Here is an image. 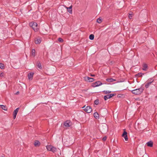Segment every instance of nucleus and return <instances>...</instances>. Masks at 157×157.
Here are the masks:
<instances>
[{
	"label": "nucleus",
	"instance_id": "obj_28",
	"mask_svg": "<svg viewBox=\"0 0 157 157\" xmlns=\"http://www.w3.org/2000/svg\"><path fill=\"white\" fill-rule=\"evenodd\" d=\"M103 92L105 93V94H109L111 92V91L108 90V91H104Z\"/></svg>",
	"mask_w": 157,
	"mask_h": 157
},
{
	"label": "nucleus",
	"instance_id": "obj_10",
	"mask_svg": "<svg viewBox=\"0 0 157 157\" xmlns=\"http://www.w3.org/2000/svg\"><path fill=\"white\" fill-rule=\"evenodd\" d=\"M122 136L124 137L125 141H128L127 133L126 132L124 131Z\"/></svg>",
	"mask_w": 157,
	"mask_h": 157
},
{
	"label": "nucleus",
	"instance_id": "obj_2",
	"mask_svg": "<svg viewBox=\"0 0 157 157\" xmlns=\"http://www.w3.org/2000/svg\"><path fill=\"white\" fill-rule=\"evenodd\" d=\"M143 87H140L139 89H137L133 90L132 91V94L136 95H139L141 94L144 90Z\"/></svg>",
	"mask_w": 157,
	"mask_h": 157
},
{
	"label": "nucleus",
	"instance_id": "obj_31",
	"mask_svg": "<svg viewBox=\"0 0 157 157\" xmlns=\"http://www.w3.org/2000/svg\"><path fill=\"white\" fill-rule=\"evenodd\" d=\"M4 75V74L3 73H1L0 74V76L1 77H3Z\"/></svg>",
	"mask_w": 157,
	"mask_h": 157
},
{
	"label": "nucleus",
	"instance_id": "obj_24",
	"mask_svg": "<svg viewBox=\"0 0 157 157\" xmlns=\"http://www.w3.org/2000/svg\"><path fill=\"white\" fill-rule=\"evenodd\" d=\"M144 74L142 73H139L136 75L137 77H139L142 76Z\"/></svg>",
	"mask_w": 157,
	"mask_h": 157
},
{
	"label": "nucleus",
	"instance_id": "obj_4",
	"mask_svg": "<svg viewBox=\"0 0 157 157\" xmlns=\"http://www.w3.org/2000/svg\"><path fill=\"white\" fill-rule=\"evenodd\" d=\"M46 148L48 150L51 151L53 153L56 152L57 150L56 148L50 145L47 146L46 147Z\"/></svg>",
	"mask_w": 157,
	"mask_h": 157
},
{
	"label": "nucleus",
	"instance_id": "obj_13",
	"mask_svg": "<svg viewBox=\"0 0 157 157\" xmlns=\"http://www.w3.org/2000/svg\"><path fill=\"white\" fill-rule=\"evenodd\" d=\"M72 5H71L69 7H66V8L67 9V11L70 13L71 14L72 13Z\"/></svg>",
	"mask_w": 157,
	"mask_h": 157
},
{
	"label": "nucleus",
	"instance_id": "obj_27",
	"mask_svg": "<svg viewBox=\"0 0 157 157\" xmlns=\"http://www.w3.org/2000/svg\"><path fill=\"white\" fill-rule=\"evenodd\" d=\"M97 22L99 23H100L102 22L101 19L100 18H98L97 19Z\"/></svg>",
	"mask_w": 157,
	"mask_h": 157
},
{
	"label": "nucleus",
	"instance_id": "obj_14",
	"mask_svg": "<svg viewBox=\"0 0 157 157\" xmlns=\"http://www.w3.org/2000/svg\"><path fill=\"white\" fill-rule=\"evenodd\" d=\"M35 42L36 44H39L41 42V40L40 38H36Z\"/></svg>",
	"mask_w": 157,
	"mask_h": 157
},
{
	"label": "nucleus",
	"instance_id": "obj_23",
	"mask_svg": "<svg viewBox=\"0 0 157 157\" xmlns=\"http://www.w3.org/2000/svg\"><path fill=\"white\" fill-rule=\"evenodd\" d=\"M94 38V36L93 34H91L89 36V39L91 40H93Z\"/></svg>",
	"mask_w": 157,
	"mask_h": 157
},
{
	"label": "nucleus",
	"instance_id": "obj_17",
	"mask_svg": "<svg viewBox=\"0 0 157 157\" xmlns=\"http://www.w3.org/2000/svg\"><path fill=\"white\" fill-rule=\"evenodd\" d=\"M33 73H30L28 75V78L29 79H32L33 77Z\"/></svg>",
	"mask_w": 157,
	"mask_h": 157
},
{
	"label": "nucleus",
	"instance_id": "obj_16",
	"mask_svg": "<svg viewBox=\"0 0 157 157\" xmlns=\"http://www.w3.org/2000/svg\"><path fill=\"white\" fill-rule=\"evenodd\" d=\"M143 68L142 69L145 71H146L147 68V64L144 63L143 65Z\"/></svg>",
	"mask_w": 157,
	"mask_h": 157
},
{
	"label": "nucleus",
	"instance_id": "obj_34",
	"mask_svg": "<svg viewBox=\"0 0 157 157\" xmlns=\"http://www.w3.org/2000/svg\"><path fill=\"white\" fill-rule=\"evenodd\" d=\"M129 18H130V19H131V18H132V16H129Z\"/></svg>",
	"mask_w": 157,
	"mask_h": 157
},
{
	"label": "nucleus",
	"instance_id": "obj_8",
	"mask_svg": "<svg viewBox=\"0 0 157 157\" xmlns=\"http://www.w3.org/2000/svg\"><path fill=\"white\" fill-rule=\"evenodd\" d=\"M71 122L69 121H67L64 123V125L66 127H69L71 126Z\"/></svg>",
	"mask_w": 157,
	"mask_h": 157
},
{
	"label": "nucleus",
	"instance_id": "obj_32",
	"mask_svg": "<svg viewBox=\"0 0 157 157\" xmlns=\"http://www.w3.org/2000/svg\"><path fill=\"white\" fill-rule=\"evenodd\" d=\"M106 138H107V137L106 136H105V137H104L103 138H102V140H103V141H105L106 140Z\"/></svg>",
	"mask_w": 157,
	"mask_h": 157
},
{
	"label": "nucleus",
	"instance_id": "obj_9",
	"mask_svg": "<svg viewBox=\"0 0 157 157\" xmlns=\"http://www.w3.org/2000/svg\"><path fill=\"white\" fill-rule=\"evenodd\" d=\"M19 109V108H18L14 110V111L13 112V119H15L16 117V115H17V114L18 111Z\"/></svg>",
	"mask_w": 157,
	"mask_h": 157
},
{
	"label": "nucleus",
	"instance_id": "obj_1",
	"mask_svg": "<svg viewBox=\"0 0 157 157\" xmlns=\"http://www.w3.org/2000/svg\"><path fill=\"white\" fill-rule=\"evenodd\" d=\"M99 129L102 133L105 134L108 131V128L106 124H104L99 126Z\"/></svg>",
	"mask_w": 157,
	"mask_h": 157
},
{
	"label": "nucleus",
	"instance_id": "obj_29",
	"mask_svg": "<svg viewBox=\"0 0 157 157\" xmlns=\"http://www.w3.org/2000/svg\"><path fill=\"white\" fill-rule=\"evenodd\" d=\"M99 100L97 99L94 101V103L95 105H97L99 103Z\"/></svg>",
	"mask_w": 157,
	"mask_h": 157
},
{
	"label": "nucleus",
	"instance_id": "obj_12",
	"mask_svg": "<svg viewBox=\"0 0 157 157\" xmlns=\"http://www.w3.org/2000/svg\"><path fill=\"white\" fill-rule=\"evenodd\" d=\"M153 80H152V79H151L149 80V82H147L145 85V87L146 88H148L150 85L151 84V83L153 82Z\"/></svg>",
	"mask_w": 157,
	"mask_h": 157
},
{
	"label": "nucleus",
	"instance_id": "obj_35",
	"mask_svg": "<svg viewBox=\"0 0 157 157\" xmlns=\"http://www.w3.org/2000/svg\"><path fill=\"white\" fill-rule=\"evenodd\" d=\"M90 75L91 76H95V75H92V74H91V75Z\"/></svg>",
	"mask_w": 157,
	"mask_h": 157
},
{
	"label": "nucleus",
	"instance_id": "obj_36",
	"mask_svg": "<svg viewBox=\"0 0 157 157\" xmlns=\"http://www.w3.org/2000/svg\"><path fill=\"white\" fill-rule=\"evenodd\" d=\"M84 107H85V106H84V107H83L82 108H84Z\"/></svg>",
	"mask_w": 157,
	"mask_h": 157
},
{
	"label": "nucleus",
	"instance_id": "obj_11",
	"mask_svg": "<svg viewBox=\"0 0 157 157\" xmlns=\"http://www.w3.org/2000/svg\"><path fill=\"white\" fill-rule=\"evenodd\" d=\"M85 80L89 82H92L94 81V78L88 77H85Z\"/></svg>",
	"mask_w": 157,
	"mask_h": 157
},
{
	"label": "nucleus",
	"instance_id": "obj_20",
	"mask_svg": "<svg viewBox=\"0 0 157 157\" xmlns=\"http://www.w3.org/2000/svg\"><path fill=\"white\" fill-rule=\"evenodd\" d=\"M94 117L96 119H97L99 117V114L97 112L94 113Z\"/></svg>",
	"mask_w": 157,
	"mask_h": 157
},
{
	"label": "nucleus",
	"instance_id": "obj_30",
	"mask_svg": "<svg viewBox=\"0 0 157 157\" xmlns=\"http://www.w3.org/2000/svg\"><path fill=\"white\" fill-rule=\"evenodd\" d=\"M58 40L59 42L61 43L63 42V40L61 38H59Z\"/></svg>",
	"mask_w": 157,
	"mask_h": 157
},
{
	"label": "nucleus",
	"instance_id": "obj_18",
	"mask_svg": "<svg viewBox=\"0 0 157 157\" xmlns=\"http://www.w3.org/2000/svg\"><path fill=\"white\" fill-rule=\"evenodd\" d=\"M147 145L148 146L150 147H152L153 146V143L152 141H150L149 142H147Z\"/></svg>",
	"mask_w": 157,
	"mask_h": 157
},
{
	"label": "nucleus",
	"instance_id": "obj_6",
	"mask_svg": "<svg viewBox=\"0 0 157 157\" xmlns=\"http://www.w3.org/2000/svg\"><path fill=\"white\" fill-rule=\"evenodd\" d=\"M115 95L114 94H111L109 95H105L104 96V99L105 100H106L107 99L110 98Z\"/></svg>",
	"mask_w": 157,
	"mask_h": 157
},
{
	"label": "nucleus",
	"instance_id": "obj_33",
	"mask_svg": "<svg viewBox=\"0 0 157 157\" xmlns=\"http://www.w3.org/2000/svg\"><path fill=\"white\" fill-rule=\"evenodd\" d=\"M19 94V92L17 91L16 93H15V94L17 95V94Z\"/></svg>",
	"mask_w": 157,
	"mask_h": 157
},
{
	"label": "nucleus",
	"instance_id": "obj_5",
	"mask_svg": "<svg viewBox=\"0 0 157 157\" xmlns=\"http://www.w3.org/2000/svg\"><path fill=\"white\" fill-rule=\"evenodd\" d=\"M102 84V83L100 81H97L93 83L92 86L94 87H96L100 86Z\"/></svg>",
	"mask_w": 157,
	"mask_h": 157
},
{
	"label": "nucleus",
	"instance_id": "obj_3",
	"mask_svg": "<svg viewBox=\"0 0 157 157\" xmlns=\"http://www.w3.org/2000/svg\"><path fill=\"white\" fill-rule=\"evenodd\" d=\"M29 25L32 27L35 31H37L39 29L38 25L36 22H32L29 23Z\"/></svg>",
	"mask_w": 157,
	"mask_h": 157
},
{
	"label": "nucleus",
	"instance_id": "obj_19",
	"mask_svg": "<svg viewBox=\"0 0 157 157\" xmlns=\"http://www.w3.org/2000/svg\"><path fill=\"white\" fill-rule=\"evenodd\" d=\"M106 80L109 82H113L116 81V80L112 78H108L106 79Z\"/></svg>",
	"mask_w": 157,
	"mask_h": 157
},
{
	"label": "nucleus",
	"instance_id": "obj_21",
	"mask_svg": "<svg viewBox=\"0 0 157 157\" xmlns=\"http://www.w3.org/2000/svg\"><path fill=\"white\" fill-rule=\"evenodd\" d=\"M32 55L34 57L35 56V51L34 49L32 50Z\"/></svg>",
	"mask_w": 157,
	"mask_h": 157
},
{
	"label": "nucleus",
	"instance_id": "obj_7",
	"mask_svg": "<svg viewBox=\"0 0 157 157\" xmlns=\"http://www.w3.org/2000/svg\"><path fill=\"white\" fill-rule=\"evenodd\" d=\"M84 110L87 113H89L92 111V109L90 106H87L84 109Z\"/></svg>",
	"mask_w": 157,
	"mask_h": 157
},
{
	"label": "nucleus",
	"instance_id": "obj_25",
	"mask_svg": "<svg viewBox=\"0 0 157 157\" xmlns=\"http://www.w3.org/2000/svg\"><path fill=\"white\" fill-rule=\"evenodd\" d=\"M0 68L1 69H3L4 68V64L2 63H0Z\"/></svg>",
	"mask_w": 157,
	"mask_h": 157
},
{
	"label": "nucleus",
	"instance_id": "obj_15",
	"mask_svg": "<svg viewBox=\"0 0 157 157\" xmlns=\"http://www.w3.org/2000/svg\"><path fill=\"white\" fill-rule=\"evenodd\" d=\"M40 145V143L38 140H36L34 143V145L36 147H38Z\"/></svg>",
	"mask_w": 157,
	"mask_h": 157
},
{
	"label": "nucleus",
	"instance_id": "obj_26",
	"mask_svg": "<svg viewBox=\"0 0 157 157\" xmlns=\"http://www.w3.org/2000/svg\"><path fill=\"white\" fill-rule=\"evenodd\" d=\"M37 67L40 69H41L42 68L41 64L40 63H38V64H37Z\"/></svg>",
	"mask_w": 157,
	"mask_h": 157
},
{
	"label": "nucleus",
	"instance_id": "obj_22",
	"mask_svg": "<svg viewBox=\"0 0 157 157\" xmlns=\"http://www.w3.org/2000/svg\"><path fill=\"white\" fill-rule=\"evenodd\" d=\"M0 106L1 107L2 109H3L5 110H7V108L6 107V106L1 105H0Z\"/></svg>",
	"mask_w": 157,
	"mask_h": 157
}]
</instances>
